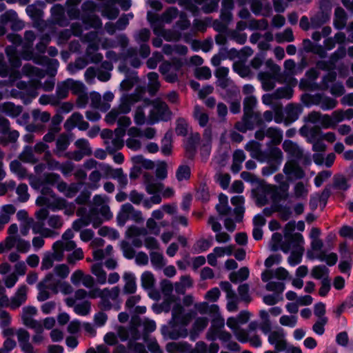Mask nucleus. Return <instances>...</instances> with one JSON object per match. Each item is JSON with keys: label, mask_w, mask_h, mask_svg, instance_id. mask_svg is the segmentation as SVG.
<instances>
[{"label": "nucleus", "mask_w": 353, "mask_h": 353, "mask_svg": "<svg viewBox=\"0 0 353 353\" xmlns=\"http://www.w3.org/2000/svg\"><path fill=\"white\" fill-rule=\"evenodd\" d=\"M241 177L246 182H249L252 184H259L261 192L267 194H272V199L274 201H280L283 198L285 199L288 196L286 192L287 190H279L276 186L265 183L263 180L260 179L249 172H242L241 173Z\"/></svg>", "instance_id": "f257e3e1"}, {"label": "nucleus", "mask_w": 353, "mask_h": 353, "mask_svg": "<svg viewBox=\"0 0 353 353\" xmlns=\"http://www.w3.org/2000/svg\"><path fill=\"white\" fill-rule=\"evenodd\" d=\"M295 222H288L285 225L283 233L286 242L282 243L281 249L285 253H288L290 248L295 250L303 248L304 240L300 233H292L295 230Z\"/></svg>", "instance_id": "f03ea898"}, {"label": "nucleus", "mask_w": 353, "mask_h": 353, "mask_svg": "<svg viewBox=\"0 0 353 353\" xmlns=\"http://www.w3.org/2000/svg\"><path fill=\"white\" fill-rule=\"evenodd\" d=\"M331 0H320L319 10L310 17L311 27L318 29L330 21L332 14Z\"/></svg>", "instance_id": "7ed1b4c3"}, {"label": "nucleus", "mask_w": 353, "mask_h": 353, "mask_svg": "<svg viewBox=\"0 0 353 353\" xmlns=\"http://www.w3.org/2000/svg\"><path fill=\"white\" fill-rule=\"evenodd\" d=\"M31 223V228L34 234H39L43 237H54L59 233L54 230L62 227V222H48V226L51 228L45 227V222H27Z\"/></svg>", "instance_id": "20e7f679"}, {"label": "nucleus", "mask_w": 353, "mask_h": 353, "mask_svg": "<svg viewBox=\"0 0 353 353\" xmlns=\"http://www.w3.org/2000/svg\"><path fill=\"white\" fill-rule=\"evenodd\" d=\"M268 342L274 346V350H268L264 353H279L287 350L288 343L283 329L272 331L268 335Z\"/></svg>", "instance_id": "39448f33"}, {"label": "nucleus", "mask_w": 353, "mask_h": 353, "mask_svg": "<svg viewBox=\"0 0 353 353\" xmlns=\"http://www.w3.org/2000/svg\"><path fill=\"white\" fill-rule=\"evenodd\" d=\"M256 99L254 96L246 97L243 100V116L251 117L255 121L257 126L263 125L261 114L259 112H254V108L256 104Z\"/></svg>", "instance_id": "423d86ee"}, {"label": "nucleus", "mask_w": 353, "mask_h": 353, "mask_svg": "<svg viewBox=\"0 0 353 353\" xmlns=\"http://www.w3.org/2000/svg\"><path fill=\"white\" fill-rule=\"evenodd\" d=\"M147 228H139L136 225H131L127 230L126 234L128 237H137L139 236H146L148 233L154 235H159L160 228L157 222H147Z\"/></svg>", "instance_id": "0eeeda50"}, {"label": "nucleus", "mask_w": 353, "mask_h": 353, "mask_svg": "<svg viewBox=\"0 0 353 353\" xmlns=\"http://www.w3.org/2000/svg\"><path fill=\"white\" fill-rule=\"evenodd\" d=\"M120 293V288L119 286H115L111 290L108 289V292L105 293L104 296L101 297V300L99 304V307L102 310L108 311L112 309V304L110 302V299L113 301H116L119 297Z\"/></svg>", "instance_id": "6e6552de"}, {"label": "nucleus", "mask_w": 353, "mask_h": 353, "mask_svg": "<svg viewBox=\"0 0 353 353\" xmlns=\"http://www.w3.org/2000/svg\"><path fill=\"white\" fill-rule=\"evenodd\" d=\"M143 183L145 190L149 194L160 193L164 188L163 183L157 182L154 176L148 172H145L143 174Z\"/></svg>", "instance_id": "1a4fd4ad"}, {"label": "nucleus", "mask_w": 353, "mask_h": 353, "mask_svg": "<svg viewBox=\"0 0 353 353\" xmlns=\"http://www.w3.org/2000/svg\"><path fill=\"white\" fill-rule=\"evenodd\" d=\"M90 214L92 220L103 221V219L105 221H110L113 216L108 205L100 207L90 206Z\"/></svg>", "instance_id": "9d476101"}, {"label": "nucleus", "mask_w": 353, "mask_h": 353, "mask_svg": "<svg viewBox=\"0 0 353 353\" xmlns=\"http://www.w3.org/2000/svg\"><path fill=\"white\" fill-rule=\"evenodd\" d=\"M17 335L19 346L24 353H35L32 345L30 343V336L27 330L20 328L17 330Z\"/></svg>", "instance_id": "9b49d317"}, {"label": "nucleus", "mask_w": 353, "mask_h": 353, "mask_svg": "<svg viewBox=\"0 0 353 353\" xmlns=\"http://www.w3.org/2000/svg\"><path fill=\"white\" fill-rule=\"evenodd\" d=\"M235 336L239 342H250L251 345L254 347H259L262 345L261 339L259 335L255 334L252 336H250L248 331L244 329L238 330L235 332Z\"/></svg>", "instance_id": "f8f14e48"}, {"label": "nucleus", "mask_w": 353, "mask_h": 353, "mask_svg": "<svg viewBox=\"0 0 353 353\" xmlns=\"http://www.w3.org/2000/svg\"><path fill=\"white\" fill-rule=\"evenodd\" d=\"M302 111L303 108L301 105L296 103L288 104L285 108L287 118L284 121L285 125L288 126L298 120Z\"/></svg>", "instance_id": "ddd939ff"}, {"label": "nucleus", "mask_w": 353, "mask_h": 353, "mask_svg": "<svg viewBox=\"0 0 353 353\" xmlns=\"http://www.w3.org/2000/svg\"><path fill=\"white\" fill-rule=\"evenodd\" d=\"M54 279V274L52 272L46 274L45 278L37 284V289L39 293L37 295V300L39 301H45L50 297V294L48 291L47 283L51 281Z\"/></svg>", "instance_id": "4468645a"}, {"label": "nucleus", "mask_w": 353, "mask_h": 353, "mask_svg": "<svg viewBox=\"0 0 353 353\" xmlns=\"http://www.w3.org/2000/svg\"><path fill=\"white\" fill-rule=\"evenodd\" d=\"M283 172L288 177H294V179H302L305 177V173L304 170L300 166L299 163L296 164H291L285 163L283 168Z\"/></svg>", "instance_id": "2eb2a0df"}, {"label": "nucleus", "mask_w": 353, "mask_h": 353, "mask_svg": "<svg viewBox=\"0 0 353 353\" xmlns=\"http://www.w3.org/2000/svg\"><path fill=\"white\" fill-rule=\"evenodd\" d=\"M27 287L23 285L17 291L15 295L11 298L10 307L16 310L24 303L27 299Z\"/></svg>", "instance_id": "dca6fc26"}, {"label": "nucleus", "mask_w": 353, "mask_h": 353, "mask_svg": "<svg viewBox=\"0 0 353 353\" xmlns=\"http://www.w3.org/2000/svg\"><path fill=\"white\" fill-rule=\"evenodd\" d=\"M154 109H155L161 121L168 122L171 120L172 112L166 103L161 99H159L157 103L154 105Z\"/></svg>", "instance_id": "f3484780"}, {"label": "nucleus", "mask_w": 353, "mask_h": 353, "mask_svg": "<svg viewBox=\"0 0 353 353\" xmlns=\"http://www.w3.org/2000/svg\"><path fill=\"white\" fill-rule=\"evenodd\" d=\"M266 137L271 139L267 143V146L276 145L281 143L283 139V131L278 127H270L266 130Z\"/></svg>", "instance_id": "a211bd4d"}, {"label": "nucleus", "mask_w": 353, "mask_h": 353, "mask_svg": "<svg viewBox=\"0 0 353 353\" xmlns=\"http://www.w3.org/2000/svg\"><path fill=\"white\" fill-rule=\"evenodd\" d=\"M347 16L343 8L339 6L335 8L334 26L336 30H342L347 23Z\"/></svg>", "instance_id": "6ab92c4d"}, {"label": "nucleus", "mask_w": 353, "mask_h": 353, "mask_svg": "<svg viewBox=\"0 0 353 353\" xmlns=\"http://www.w3.org/2000/svg\"><path fill=\"white\" fill-rule=\"evenodd\" d=\"M0 111L10 117H17L21 113L22 107L15 105L14 103L8 101L0 104Z\"/></svg>", "instance_id": "aec40b11"}, {"label": "nucleus", "mask_w": 353, "mask_h": 353, "mask_svg": "<svg viewBox=\"0 0 353 353\" xmlns=\"http://www.w3.org/2000/svg\"><path fill=\"white\" fill-rule=\"evenodd\" d=\"M81 20L87 30L90 28L97 29L102 26V21L100 17L97 14H83Z\"/></svg>", "instance_id": "412c9836"}, {"label": "nucleus", "mask_w": 353, "mask_h": 353, "mask_svg": "<svg viewBox=\"0 0 353 353\" xmlns=\"http://www.w3.org/2000/svg\"><path fill=\"white\" fill-rule=\"evenodd\" d=\"M125 285L123 289V293L126 294H134L137 290L135 276L133 274L125 272L123 274Z\"/></svg>", "instance_id": "4be33fe9"}, {"label": "nucleus", "mask_w": 353, "mask_h": 353, "mask_svg": "<svg viewBox=\"0 0 353 353\" xmlns=\"http://www.w3.org/2000/svg\"><path fill=\"white\" fill-rule=\"evenodd\" d=\"M303 50L307 53H314L323 56L325 54V50L320 44H315L312 43L309 39H304L303 40Z\"/></svg>", "instance_id": "5701e85b"}, {"label": "nucleus", "mask_w": 353, "mask_h": 353, "mask_svg": "<svg viewBox=\"0 0 353 353\" xmlns=\"http://www.w3.org/2000/svg\"><path fill=\"white\" fill-rule=\"evenodd\" d=\"M172 133L168 131L161 139V153L166 157L171 155L172 152Z\"/></svg>", "instance_id": "b1692460"}, {"label": "nucleus", "mask_w": 353, "mask_h": 353, "mask_svg": "<svg viewBox=\"0 0 353 353\" xmlns=\"http://www.w3.org/2000/svg\"><path fill=\"white\" fill-rule=\"evenodd\" d=\"M139 81L137 72L132 71L125 74V78L121 82V89L125 91L131 90L134 84Z\"/></svg>", "instance_id": "393cba45"}, {"label": "nucleus", "mask_w": 353, "mask_h": 353, "mask_svg": "<svg viewBox=\"0 0 353 353\" xmlns=\"http://www.w3.org/2000/svg\"><path fill=\"white\" fill-rule=\"evenodd\" d=\"M26 12L34 22V26H38L42 20V11L37 8L34 4H32L26 7Z\"/></svg>", "instance_id": "a878e982"}, {"label": "nucleus", "mask_w": 353, "mask_h": 353, "mask_svg": "<svg viewBox=\"0 0 353 353\" xmlns=\"http://www.w3.org/2000/svg\"><path fill=\"white\" fill-rule=\"evenodd\" d=\"M256 125L255 121L251 117H245L243 115L242 122H237L235 128L239 132L245 133L248 130H253Z\"/></svg>", "instance_id": "bb28decb"}, {"label": "nucleus", "mask_w": 353, "mask_h": 353, "mask_svg": "<svg viewBox=\"0 0 353 353\" xmlns=\"http://www.w3.org/2000/svg\"><path fill=\"white\" fill-rule=\"evenodd\" d=\"M250 274L248 268H241L237 272H232L230 274L229 279L233 283L245 281Z\"/></svg>", "instance_id": "cd10ccee"}, {"label": "nucleus", "mask_w": 353, "mask_h": 353, "mask_svg": "<svg viewBox=\"0 0 353 353\" xmlns=\"http://www.w3.org/2000/svg\"><path fill=\"white\" fill-rule=\"evenodd\" d=\"M331 185V188H334L335 190H339L343 191L347 190L350 185L347 183V179L344 176V175L341 174H336L333 177V183Z\"/></svg>", "instance_id": "c85d7f7f"}, {"label": "nucleus", "mask_w": 353, "mask_h": 353, "mask_svg": "<svg viewBox=\"0 0 353 353\" xmlns=\"http://www.w3.org/2000/svg\"><path fill=\"white\" fill-rule=\"evenodd\" d=\"M195 198L202 203H207L210 201V194L209 188L205 183H201L196 189Z\"/></svg>", "instance_id": "c756f323"}, {"label": "nucleus", "mask_w": 353, "mask_h": 353, "mask_svg": "<svg viewBox=\"0 0 353 353\" xmlns=\"http://www.w3.org/2000/svg\"><path fill=\"white\" fill-rule=\"evenodd\" d=\"M19 158L23 163H35L38 161V159L34 157L32 148L28 145L24 146L23 151L19 156Z\"/></svg>", "instance_id": "7c9ffc66"}, {"label": "nucleus", "mask_w": 353, "mask_h": 353, "mask_svg": "<svg viewBox=\"0 0 353 353\" xmlns=\"http://www.w3.org/2000/svg\"><path fill=\"white\" fill-rule=\"evenodd\" d=\"M259 78L262 81V87L265 91H270L275 87V83L271 79L275 78L270 73L264 72L259 74Z\"/></svg>", "instance_id": "2f4dec72"}, {"label": "nucleus", "mask_w": 353, "mask_h": 353, "mask_svg": "<svg viewBox=\"0 0 353 353\" xmlns=\"http://www.w3.org/2000/svg\"><path fill=\"white\" fill-rule=\"evenodd\" d=\"M270 154V156L268 163H272L273 165H276L279 167L283 159V154L281 150L278 147L271 145Z\"/></svg>", "instance_id": "473e14b6"}, {"label": "nucleus", "mask_w": 353, "mask_h": 353, "mask_svg": "<svg viewBox=\"0 0 353 353\" xmlns=\"http://www.w3.org/2000/svg\"><path fill=\"white\" fill-rule=\"evenodd\" d=\"M92 273L97 276V282L99 284H105L107 281L106 272L103 270L100 263H95L92 265Z\"/></svg>", "instance_id": "72a5a7b5"}, {"label": "nucleus", "mask_w": 353, "mask_h": 353, "mask_svg": "<svg viewBox=\"0 0 353 353\" xmlns=\"http://www.w3.org/2000/svg\"><path fill=\"white\" fill-rule=\"evenodd\" d=\"M147 19L153 28L154 34L158 35L159 34V30H163V26L161 25V21L159 17L156 14L148 12L147 14Z\"/></svg>", "instance_id": "f704fd0d"}, {"label": "nucleus", "mask_w": 353, "mask_h": 353, "mask_svg": "<svg viewBox=\"0 0 353 353\" xmlns=\"http://www.w3.org/2000/svg\"><path fill=\"white\" fill-rule=\"evenodd\" d=\"M337 77V73L334 70V66L332 67V70H329L326 74H325L321 80V87L319 88L322 90H327L329 88V83H333L336 81Z\"/></svg>", "instance_id": "c9c22d12"}, {"label": "nucleus", "mask_w": 353, "mask_h": 353, "mask_svg": "<svg viewBox=\"0 0 353 353\" xmlns=\"http://www.w3.org/2000/svg\"><path fill=\"white\" fill-rule=\"evenodd\" d=\"M294 90L290 86L278 88L274 91V99H290L293 96Z\"/></svg>", "instance_id": "e433bc0d"}, {"label": "nucleus", "mask_w": 353, "mask_h": 353, "mask_svg": "<svg viewBox=\"0 0 353 353\" xmlns=\"http://www.w3.org/2000/svg\"><path fill=\"white\" fill-rule=\"evenodd\" d=\"M71 142L70 135L62 133L59 135L56 141V148L59 152L66 150Z\"/></svg>", "instance_id": "4c0bfd02"}, {"label": "nucleus", "mask_w": 353, "mask_h": 353, "mask_svg": "<svg viewBox=\"0 0 353 353\" xmlns=\"http://www.w3.org/2000/svg\"><path fill=\"white\" fill-rule=\"evenodd\" d=\"M67 83H68L70 90L73 94H81L85 92V86L81 81L68 78Z\"/></svg>", "instance_id": "58836bf2"}, {"label": "nucleus", "mask_w": 353, "mask_h": 353, "mask_svg": "<svg viewBox=\"0 0 353 353\" xmlns=\"http://www.w3.org/2000/svg\"><path fill=\"white\" fill-rule=\"evenodd\" d=\"M133 212V206L129 203L122 205L119 212L116 221H128L129 217Z\"/></svg>", "instance_id": "ea45409f"}, {"label": "nucleus", "mask_w": 353, "mask_h": 353, "mask_svg": "<svg viewBox=\"0 0 353 353\" xmlns=\"http://www.w3.org/2000/svg\"><path fill=\"white\" fill-rule=\"evenodd\" d=\"M16 212V208L12 204H6L0 210V221H10L11 215Z\"/></svg>", "instance_id": "a19ab883"}, {"label": "nucleus", "mask_w": 353, "mask_h": 353, "mask_svg": "<svg viewBox=\"0 0 353 353\" xmlns=\"http://www.w3.org/2000/svg\"><path fill=\"white\" fill-rule=\"evenodd\" d=\"M245 207L231 208L230 214L224 221H243Z\"/></svg>", "instance_id": "79ce46f5"}, {"label": "nucleus", "mask_w": 353, "mask_h": 353, "mask_svg": "<svg viewBox=\"0 0 353 353\" xmlns=\"http://www.w3.org/2000/svg\"><path fill=\"white\" fill-rule=\"evenodd\" d=\"M37 221H61L59 216H52L48 219L49 211L47 208H42L35 212Z\"/></svg>", "instance_id": "37998d69"}, {"label": "nucleus", "mask_w": 353, "mask_h": 353, "mask_svg": "<svg viewBox=\"0 0 353 353\" xmlns=\"http://www.w3.org/2000/svg\"><path fill=\"white\" fill-rule=\"evenodd\" d=\"M60 179V175L57 173L51 172L46 173L44 174V179L43 180L37 179V181L39 185H54Z\"/></svg>", "instance_id": "c03bdc74"}, {"label": "nucleus", "mask_w": 353, "mask_h": 353, "mask_svg": "<svg viewBox=\"0 0 353 353\" xmlns=\"http://www.w3.org/2000/svg\"><path fill=\"white\" fill-rule=\"evenodd\" d=\"M63 242L61 241H57L54 243L52 249L53 253H50L54 257V261H61L63 259Z\"/></svg>", "instance_id": "a18cd8bd"}, {"label": "nucleus", "mask_w": 353, "mask_h": 353, "mask_svg": "<svg viewBox=\"0 0 353 353\" xmlns=\"http://www.w3.org/2000/svg\"><path fill=\"white\" fill-rule=\"evenodd\" d=\"M188 123L183 118H179L176 121L175 132L178 136L185 137L188 134Z\"/></svg>", "instance_id": "49530a36"}, {"label": "nucleus", "mask_w": 353, "mask_h": 353, "mask_svg": "<svg viewBox=\"0 0 353 353\" xmlns=\"http://www.w3.org/2000/svg\"><path fill=\"white\" fill-rule=\"evenodd\" d=\"M69 90L70 87L68 83H67V79L62 81L61 83H59L56 89V94L57 98L59 99H64L67 98L68 96Z\"/></svg>", "instance_id": "de8ad7c7"}, {"label": "nucleus", "mask_w": 353, "mask_h": 353, "mask_svg": "<svg viewBox=\"0 0 353 353\" xmlns=\"http://www.w3.org/2000/svg\"><path fill=\"white\" fill-rule=\"evenodd\" d=\"M276 40L279 43L283 41H294V37L293 34L292 30L290 28H287L283 33H277L276 34Z\"/></svg>", "instance_id": "09e8293b"}, {"label": "nucleus", "mask_w": 353, "mask_h": 353, "mask_svg": "<svg viewBox=\"0 0 353 353\" xmlns=\"http://www.w3.org/2000/svg\"><path fill=\"white\" fill-rule=\"evenodd\" d=\"M190 176L191 170L188 165H182L179 166L176 172V177L179 181L188 180L190 178Z\"/></svg>", "instance_id": "8fccbe9b"}, {"label": "nucleus", "mask_w": 353, "mask_h": 353, "mask_svg": "<svg viewBox=\"0 0 353 353\" xmlns=\"http://www.w3.org/2000/svg\"><path fill=\"white\" fill-rule=\"evenodd\" d=\"M150 255L151 263L154 267L161 269L165 265L163 256L161 253L151 252Z\"/></svg>", "instance_id": "3c124183"}, {"label": "nucleus", "mask_w": 353, "mask_h": 353, "mask_svg": "<svg viewBox=\"0 0 353 353\" xmlns=\"http://www.w3.org/2000/svg\"><path fill=\"white\" fill-rule=\"evenodd\" d=\"M332 194L331 185H327L323 190L321 192L320 195H318V200L321 209H323L327 203L328 199Z\"/></svg>", "instance_id": "603ef678"}, {"label": "nucleus", "mask_w": 353, "mask_h": 353, "mask_svg": "<svg viewBox=\"0 0 353 353\" xmlns=\"http://www.w3.org/2000/svg\"><path fill=\"white\" fill-rule=\"evenodd\" d=\"M304 248L293 250L288 257V263L292 266H295L301 262Z\"/></svg>", "instance_id": "864d4df0"}, {"label": "nucleus", "mask_w": 353, "mask_h": 353, "mask_svg": "<svg viewBox=\"0 0 353 353\" xmlns=\"http://www.w3.org/2000/svg\"><path fill=\"white\" fill-rule=\"evenodd\" d=\"M194 76L199 80H208L212 77L211 70L208 66L198 68L195 70Z\"/></svg>", "instance_id": "5fc2aeb1"}, {"label": "nucleus", "mask_w": 353, "mask_h": 353, "mask_svg": "<svg viewBox=\"0 0 353 353\" xmlns=\"http://www.w3.org/2000/svg\"><path fill=\"white\" fill-rule=\"evenodd\" d=\"M23 323L31 328L33 329L35 332H43V325L41 323V322L33 319L32 317H26L22 319Z\"/></svg>", "instance_id": "6e6d98bb"}, {"label": "nucleus", "mask_w": 353, "mask_h": 353, "mask_svg": "<svg viewBox=\"0 0 353 353\" xmlns=\"http://www.w3.org/2000/svg\"><path fill=\"white\" fill-rule=\"evenodd\" d=\"M141 285L145 289H151L154 285V278L150 272H145L141 275Z\"/></svg>", "instance_id": "4d7b16f0"}, {"label": "nucleus", "mask_w": 353, "mask_h": 353, "mask_svg": "<svg viewBox=\"0 0 353 353\" xmlns=\"http://www.w3.org/2000/svg\"><path fill=\"white\" fill-rule=\"evenodd\" d=\"M303 150L298 145L290 154H288L290 159L286 163H290L291 164H296V163H299L303 157Z\"/></svg>", "instance_id": "13d9d810"}, {"label": "nucleus", "mask_w": 353, "mask_h": 353, "mask_svg": "<svg viewBox=\"0 0 353 353\" xmlns=\"http://www.w3.org/2000/svg\"><path fill=\"white\" fill-rule=\"evenodd\" d=\"M119 10L114 5H108L103 11V16L110 20H114L118 17Z\"/></svg>", "instance_id": "bf43d9fd"}, {"label": "nucleus", "mask_w": 353, "mask_h": 353, "mask_svg": "<svg viewBox=\"0 0 353 353\" xmlns=\"http://www.w3.org/2000/svg\"><path fill=\"white\" fill-rule=\"evenodd\" d=\"M157 179L164 180L168 176V165L165 161H162L159 163L155 170Z\"/></svg>", "instance_id": "052dcab7"}, {"label": "nucleus", "mask_w": 353, "mask_h": 353, "mask_svg": "<svg viewBox=\"0 0 353 353\" xmlns=\"http://www.w3.org/2000/svg\"><path fill=\"white\" fill-rule=\"evenodd\" d=\"M249 285L247 283L241 284L238 288V293L241 301L249 303L252 301V298L249 294Z\"/></svg>", "instance_id": "680f3d73"}, {"label": "nucleus", "mask_w": 353, "mask_h": 353, "mask_svg": "<svg viewBox=\"0 0 353 353\" xmlns=\"http://www.w3.org/2000/svg\"><path fill=\"white\" fill-rule=\"evenodd\" d=\"M72 119H74L77 122V126L81 131L87 130L90 126L88 122L83 120V115L78 112H75L72 114Z\"/></svg>", "instance_id": "e2e57ef3"}, {"label": "nucleus", "mask_w": 353, "mask_h": 353, "mask_svg": "<svg viewBox=\"0 0 353 353\" xmlns=\"http://www.w3.org/2000/svg\"><path fill=\"white\" fill-rule=\"evenodd\" d=\"M265 289L268 291L276 292L275 294L280 295L285 289V284L281 282L270 281L266 284Z\"/></svg>", "instance_id": "0e129e2a"}, {"label": "nucleus", "mask_w": 353, "mask_h": 353, "mask_svg": "<svg viewBox=\"0 0 353 353\" xmlns=\"http://www.w3.org/2000/svg\"><path fill=\"white\" fill-rule=\"evenodd\" d=\"M28 188L26 183H20L17 189L16 193L19 195V200L21 202H26L30 197V195L28 192Z\"/></svg>", "instance_id": "69168bd1"}, {"label": "nucleus", "mask_w": 353, "mask_h": 353, "mask_svg": "<svg viewBox=\"0 0 353 353\" xmlns=\"http://www.w3.org/2000/svg\"><path fill=\"white\" fill-rule=\"evenodd\" d=\"M148 92L145 86L139 85L137 86L134 92L129 95L132 101L137 103L143 99L145 92Z\"/></svg>", "instance_id": "338daca9"}, {"label": "nucleus", "mask_w": 353, "mask_h": 353, "mask_svg": "<svg viewBox=\"0 0 353 353\" xmlns=\"http://www.w3.org/2000/svg\"><path fill=\"white\" fill-rule=\"evenodd\" d=\"M233 70L242 78L247 77L251 74L250 68L244 63H239V65L234 63Z\"/></svg>", "instance_id": "774afa93"}]
</instances>
